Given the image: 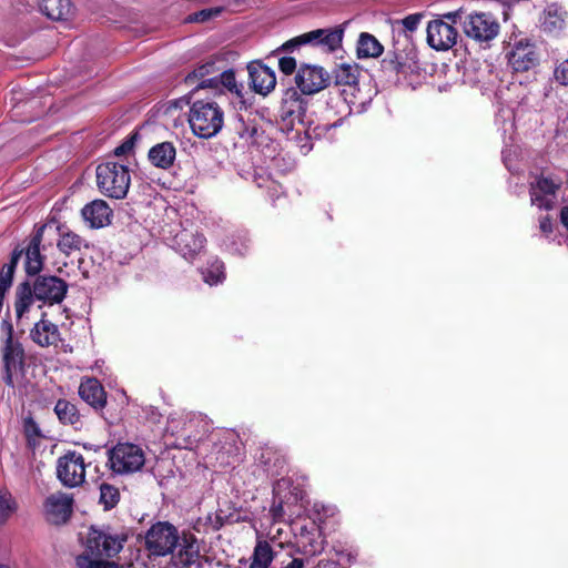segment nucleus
<instances>
[{
  "instance_id": "1",
  "label": "nucleus",
  "mask_w": 568,
  "mask_h": 568,
  "mask_svg": "<svg viewBox=\"0 0 568 568\" xmlns=\"http://www.w3.org/2000/svg\"><path fill=\"white\" fill-rule=\"evenodd\" d=\"M444 18L453 23H460L465 36L480 45L489 44L500 31L498 20L488 12L464 14V11L459 9L445 13Z\"/></svg>"
},
{
  "instance_id": "2",
  "label": "nucleus",
  "mask_w": 568,
  "mask_h": 568,
  "mask_svg": "<svg viewBox=\"0 0 568 568\" xmlns=\"http://www.w3.org/2000/svg\"><path fill=\"white\" fill-rule=\"evenodd\" d=\"M187 122L194 135L211 139L222 130L224 112L215 101L199 100L190 106Z\"/></svg>"
},
{
  "instance_id": "3",
  "label": "nucleus",
  "mask_w": 568,
  "mask_h": 568,
  "mask_svg": "<svg viewBox=\"0 0 568 568\" xmlns=\"http://www.w3.org/2000/svg\"><path fill=\"white\" fill-rule=\"evenodd\" d=\"M97 185L102 194L112 199H124L128 194L131 175L124 164L104 162L97 166Z\"/></svg>"
},
{
  "instance_id": "4",
  "label": "nucleus",
  "mask_w": 568,
  "mask_h": 568,
  "mask_svg": "<svg viewBox=\"0 0 568 568\" xmlns=\"http://www.w3.org/2000/svg\"><path fill=\"white\" fill-rule=\"evenodd\" d=\"M126 536L124 534L112 532L109 528L98 529L90 528L87 542L85 551L81 556H88L91 560L103 561L102 557H112L121 551Z\"/></svg>"
},
{
  "instance_id": "5",
  "label": "nucleus",
  "mask_w": 568,
  "mask_h": 568,
  "mask_svg": "<svg viewBox=\"0 0 568 568\" xmlns=\"http://www.w3.org/2000/svg\"><path fill=\"white\" fill-rule=\"evenodd\" d=\"M4 343L1 349L2 362L6 368L4 381L7 385L14 386V381L22 372L24 362V351L21 343L13 338L12 325L3 322Z\"/></svg>"
},
{
  "instance_id": "6",
  "label": "nucleus",
  "mask_w": 568,
  "mask_h": 568,
  "mask_svg": "<svg viewBox=\"0 0 568 568\" xmlns=\"http://www.w3.org/2000/svg\"><path fill=\"white\" fill-rule=\"evenodd\" d=\"M145 463L141 447L131 443H119L109 450L110 468L116 474H132L142 468Z\"/></svg>"
},
{
  "instance_id": "7",
  "label": "nucleus",
  "mask_w": 568,
  "mask_h": 568,
  "mask_svg": "<svg viewBox=\"0 0 568 568\" xmlns=\"http://www.w3.org/2000/svg\"><path fill=\"white\" fill-rule=\"evenodd\" d=\"M307 100L294 88L284 91L280 106V120L283 131H292L296 123L304 125Z\"/></svg>"
},
{
  "instance_id": "8",
  "label": "nucleus",
  "mask_w": 568,
  "mask_h": 568,
  "mask_svg": "<svg viewBox=\"0 0 568 568\" xmlns=\"http://www.w3.org/2000/svg\"><path fill=\"white\" fill-rule=\"evenodd\" d=\"M87 466L82 454L67 452L57 460V477L65 487H79L84 483Z\"/></svg>"
},
{
  "instance_id": "9",
  "label": "nucleus",
  "mask_w": 568,
  "mask_h": 568,
  "mask_svg": "<svg viewBox=\"0 0 568 568\" xmlns=\"http://www.w3.org/2000/svg\"><path fill=\"white\" fill-rule=\"evenodd\" d=\"M179 541L176 529L168 523L153 525L145 537L149 551L155 556H165L175 548Z\"/></svg>"
},
{
  "instance_id": "10",
  "label": "nucleus",
  "mask_w": 568,
  "mask_h": 568,
  "mask_svg": "<svg viewBox=\"0 0 568 568\" xmlns=\"http://www.w3.org/2000/svg\"><path fill=\"white\" fill-rule=\"evenodd\" d=\"M508 64L516 72H525L538 64L539 58L535 45L527 39H518L509 47L506 52Z\"/></svg>"
},
{
  "instance_id": "11",
  "label": "nucleus",
  "mask_w": 568,
  "mask_h": 568,
  "mask_svg": "<svg viewBox=\"0 0 568 568\" xmlns=\"http://www.w3.org/2000/svg\"><path fill=\"white\" fill-rule=\"evenodd\" d=\"M455 23L444 17L433 20L427 26V43L437 51H447L452 49L458 39V31Z\"/></svg>"
},
{
  "instance_id": "12",
  "label": "nucleus",
  "mask_w": 568,
  "mask_h": 568,
  "mask_svg": "<svg viewBox=\"0 0 568 568\" xmlns=\"http://www.w3.org/2000/svg\"><path fill=\"white\" fill-rule=\"evenodd\" d=\"M295 83L302 94H315L328 85L329 74L320 65L302 64L296 72Z\"/></svg>"
},
{
  "instance_id": "13",
  "label": "nucleus",
  "mask_w": 568,
  "mask_h": 568,
  "mask_svg": "<svg viewBox=\"0 0 568 568\" xmlns=\"http://www.w3.org/2000/svg\"><path fill=\"white\" fill-rule=\"evenodd\" d=\"M32 288L37 300L53 305L63 301L68 284L57 276H38Z\"/></svg>"
},
{
  "instance_id": "14",
  "label": "nucleus",
  "mask_w": 568,
  "mask_h": 568,
  "mask_svg": "<svg viewBox=\"0 0 568 568\" xmlns=\"http://www.w3.org/2000/svg\"><path fill=\"white\" fill-rule=\"evenodd\" d=\"M344 30L341 27L316 29L302 34L305 45L317 47L326 52H334L342 45Z\"/></svg>"
},
{
  "instance_id": "15",
  "label": "nucleus",
  "mask_w": 568,
  "mask_h": 568,
  "mask_svg": "<svg viewBox=\"0 0 568 568\" xmlns=\"http://www.w3.org/2000/svg\"><path fill=\"white\" fill-rule=\"evenodd\" d=\"M561 182L550 176H540L530 187L531 204L539 209L550 210L555 204V196Z\"/></svg>"
},
{
  "instance_id": "16",
  "label": "nucleus",
  "mask_w": 568,
  "mask_h": 568,
  "mask_svg": "<svg viewBox=\"0 0 568 568\" xmlns=\"http://www.w3.org/2000/svg\"><path fill=\"white\" fill-rule=\"evenodd\" d=\"M174 248L187 261H193L205 246V237L197 231L183 229L173 240Z\"/></svg>"
},
{
  "instance_id": "17",
  "label": "nucleus",
  "mask_w": 568,
  "mask_h": 568,
  "mask_svg": "<svg viewBox=\"0 0 568 568\" xmlns=\"http://www.w3.org/2000/svg\"><path fill=\"white\" fill-rule=\"evenodd\" d=\"M247 69L250 84L255 93L267 95L275 89L276 75L273 69L260 62L251 63Z\"/></svg>"
},
{
  "instance_id": "18",
  "label": "nucleus",
  "mask_w": 568,
  "mask_h": 568,
  "mask_svg": "<svg viewBox=\"0 0 568 568\" xmlns=\"http://www.w3.org/2000/svg\"><path fill=\"white\" fill-rule=\"evenodd\" d=\"M81 215L89 227L101 229L110 224L112 210L105 201L94 200L84 205Z\"/></svg>"
},
{
  "instance_id": "19",
  "label": "nucleus",
  "mask_w": 568,
  "mask_h": 568,
  "mask_svg": "<svg viewBox=\"0 0 568 568\" xmlns=\"http://www.w3.org/2000/svg\"><path fill=\"white\" fill-rule=\"evenodd\" d=\"M217 69L213 61H207L196 67L190 72L184 81L187 85L195 89H215L217 90Z\"/></svg>"
},
{
  "instance_id": "20",
  "label": "nucleus",
  "mask_w": 568,
  "mask_h": 568,
  "mask_svg": "<svg viewBox=\"0 0 568 568\" xmlns=\"http://www.w3.org/2000/svg\"><path fill=\"white\" fill-rule=\"evenodd\" d=\"M71 507L72 498L63 493L52 494L45 500L47 514L54 524L64 523L71 514Z\"/></svg>"
},
{
  "instance_id": "21",
  "label": "nucleus",
  "mask_w": 568,
  "mask_h": 568,
  "mask_svg": "<svg viewBox=\"0 0 568 568\" xmlns=\"http://www.w3.org/2000/svg\"><path fill=\"white\" fill-rule=\"evenodd\" d=\"M175 566L203 568V559L200 555V547L194 537L183 538L178 554L173 557Z\"/></svg>"
},
{
  "instance_id": "22",
  "label": "nucleus",
  "mask_w": 568,
  "mask_h": 568,
  "mask_svg": "<svg viewBox=\"0 0 568 568\" xmlns=\"http://www.w3.org/2000/svg\"><path fill=\"white\" fill-rule=\"evenodd\" d=\"M149 161L159 169H170L176 158V149L172 142L165 141L153 145L148 153Z\"/></svg>"
},
{
  "instance_id": "23",
  "label": "nucleus",
  "mask_w": 568,
  "mask_h": 568,
  "mask_svg": "<svg viewBox=\"0 0 568 568\" xmlns=\"http://www.w3.org/2000/svg\"><path fill=\"white\" fill-rule=\"evenodd\" d=\"M30 335L32 341L41 347L55 345L60 339L58 326L44 318L36 323Z\"/></svg>"
},
{
  "instance_id": "24",
  "label": "nucleus",
  "mask_w": 568,
  "mask_h": 568,
  "mask_svg": "<svg viewBox=\"0 0 568 568\" xmlns=\"http://www.w3.org/2000/svg\"><path fill=\"white\" fill-rule=\"evenodd\" d=\"M42 229L31 239L26 252V272L29 275L38 274L43 267V257L40 253Z\"/></svg>"
},
{
  "instance_id": "25",
  "label": "nucleus",
  "mask_w": 568,
  "mask_h": 568,
  "mask_svg": "<svg viewBox=\"0 0 568 568\" xmlns=\"http://www.w3.org/2000/svg\"><path fill=\"white\" fill-rule=\"evenodd\" d=\"M79 395L93 407H103L105 404L104 389L95 378L82 381L79 387Z\"/></svg>"
},
{
  "instance_id": "26",
  "label": "nucleus",
  "mask_w": 568,
  "mask_h": 568,
  "mask_svg": "<svg viewBox=\"0 0 568 568\" xmlns=\"http://www.w3.org/2000/svg\"><path fill=\"white\" fill-rule=\"evenodd\" d=\"M200 420V417L192 413L172 414L168 420V430H170L172 434H180L191 437L194 435V424Z\"/></svg>"
},
{
  "instance_id": "27",
  "label": "nucleus",
  "mask_w": 568,
  "mask_h": 568,
  "mask_svg": "<svg viewBox=\"0 0 568 568\" xmlns=\"http://www.w3.org/2000/svg\"><path fill=\"white\" fill-rule=\"evenodd\" d=\"M275 558V552L266 540H257L250 558L248 568H270Z\"/></svg>"
},
{
  "instance_id": "28",
  "label": "nucleus",
  "mask_w": 568,
  "mask_h": 568,
  "mask_svg": "<svg viewBox=\"0 0 568 568\" xmlns=\"http://www.w3.org/2000/svg\"><path fill=\"white\" fill-rule=\"evenodd\" d=\"M34 294L32 286L28 283H21L18 285L16 291L14 310L18 320L29 312L30 306L33 303Z\"/></svg>"
},
{
  "instance_id": "29",
  "label": "nucleus",
  "mask_w": 568,
  "mask_h": 568,
  "mask_svg": "<svg viewBox=\"0 0 568 568\" xmlns=\"http://www.w3.org/2000/svg\"><path fill=\"white\" fill-rule=\"evenodd\" d=\"M41 10L52 20H63L71 13V2L70 0H42Z\"/></svg>"
},
{
  "instance_id": "30",
  "label": "nucleus",
  "mask_w": 568,
  "mask_h": 568,
  "mask_svg": "<svg viewBox=\"0 0 568 568\" xmlns=\"http://www.w3.org/2000/svg\"><path fill=\"white\" fill-rule=\"evenodd\" d=\"M383 50V45L374 36L366 32L361 33L357 42L358 58H377Z\"/></svg>"
},
{
  "instance_id": "31",
  "label": "nucleus",
  "mask_w": 568,
  "mask_h": 568,
  "mask_svg": "<svg viewBox=\"0 0 568 568\" xmlns=\"http://www.w3.org/2000/svg\"><path fill=\"white\" fill-rule=\"evenodd\" d=\"M564 24V12L556 4L548 6L544 13L542 28L546 31L556 32L561 30Z\"/></svg>"
},
{
  "instance_id": "32",
  "label": "nucleus",
  "mask_w": 568,
  "mask_h": 568,
  "mask_svg": "<svg viewBox=\"0 0 568 568\" xmlns=\"http://www.w3.org/2000/svg\"><path fill=\"white\" fill-rule=\"evenodd\" d=\"M54 412L63 424L77 425L80 422V414L75 405L68 400L59 399L54 406Z\"/></svg>"
},
{
  "instance_id": "33",
  "label": "nucleus",
  "mask_w": 568,
  "mask_h": 568,
  "mask_svg": "<svg viewBox=\"0 0 568 568\" xmlns=\"http://www.w3.org/2000/svg\"><path fill=\"white\" fill-rule=\"evenodd\" d=\"M358 67L343 63L335 70V82L339 85H355L358 80Z\"/></svg>"
},
{
  "instance_id": "34",
  "label": "nucleus",
  "mask_w": 568,
  "mask_h": 568,
  "mask_svg": "<svg viewBox=\"0 0 568 568\" xmlns=\"http://www.w3.org/2000/svg\"><path fill=\"white\" fill-rule=\"evenodd\" d=\"M17 509L18 505L12 494L6 488H0V526L4 525Z\"/></svg>"
},
{
  "instance_id": "35",
  "label": "nucleus",
  "mask_w": 568,
  "mask_h": 568,
  "mask_svg": "<svg viewBox=\"0 0 568 568\" xmlns=\"http://www.w3.org/2000/svg\"><path fill=\"white\" fill-rule=\"evenodd\" d=\"M83 244V240L75 233H64L61 235L58 247L61 252L69 255L74 251H79Z\"/></svg>"
},
{
  "instance_id": "36",
  "label": "nucleus",
  "mask_w": 568,
  "mask_h": 568,
  "mask_svg": "<svg viewBox=\"0 0 568 568\" xmlns=\"http://www.w3.org/2000/svg\"><path fill=\"white\" fill-rule=\"evenodd\" d=\"M203 280L209 285H216L224 280V265L220 261H213L206 270L203 271Z\"/></svg>"
},
{
  "instance_id": "37",
  "label": "nucleus",
  "mask_w": 568,
  "mask_h": 568,
  "mask_svg": "<svg viewBox=\"0 0 568 568\" xmlns=\"http://www.w3.org/2000/svg\"><path fill=\"white\" fill-rule=\"evenodd\" d=\"M120 494L118 488L110 484H102L100 486V503L104 509H111L119 503Z\"/></svg>"
},
{
  "instance_id": "38",
  "label": "nucleus",
  "mask_w": 568,
  "mask_h": 568,
  "mask_svg": "<svg viewBox=\"0 0 568 568\" xmlns=\"http://www.w3.org/2000/svg\"><path fill=\"white\" fill-rule=\"evenodd\" d=\"M423 18V13L409 14L402 20L395 21L394 28L398 31L405 32V34L408 36V33H413L417 30Z\"/></svg>"
},
{
  "instance_id": "39",
  "label": "nucleus",
  "mask_w": 568,
  "mask_h": 568,
  "mask_svg": "<svg viewBox=\"0 0 568 568\" xmlns=\"http://www.w3.org/2000/svg\"><path fill=\"white\" fill-rule=\"evenodd\" d=\"M217 77V89L220 87H224L230 92L235 93L236 95H241L242 85H239L236 82L235 73L233 70H226L216 74Z\"/></svg>"
},
{
  "instance_id": "40",
  "label": "nucleus",
  "mask_w": 568,
  "mask_h": 568,
  "mask_svg": "<svg viewBox=\"0 0 568 568\" xmlns=\"http://www.w3.org/2000/svg\"><path fill=\"white\" fill-rule=\"evenodd\" d=\"M222 10L223 9L220 7L203 9L191 14L187 20L190 22H205L213 18L219 17Z\"/></svg>"
},
{
  "instance_id": "41",
  "label": "nucleus",
  "mask_w": 568,
  "mask_h": 568,
  "mask_svg": "<svg viewBox=\"0 0 568 568\" xmlns=\"http://www.w3.org/2000/svg\"><path fill=\"white\" fill-rule=\"evenodd\" d=\"M77 566L79 568H118L115 562L91 560L88 556H79L77 558Z\"/></svg>"
},
{
  "instance_id": "42",
  "label": "nucleus",
  "mask_w": 568,
  "mask_h": 568,
  "mask_svg": "<svg viewBox=\"0 0 568 568\" xmlns=\"http://www.w3.org/2000/svg\"><path fill=\"white\" fill-rule=\"evenodd\" d=\"M384 62L392 71L396 73L406 74L408 70L412 69L410 64H408L407 61H404L403 58L398 55H395L394 59L385 60Z\"/></svg>"
},
{
  "instance_id": "43",
  "label": "nucleus",
  "mask_w": 568,
  "mask_h": 568,
  "mask_svg": "<svg viewBox=\"0 0 568 568\" xmlns=\"http://www.w3.org/2000/svg\"><path fill=\"white\" fill-rule=\"evenodd\" d=\"M554 77L560 84L568 85V59L557 65Z\"/></svg>"
},
{
  "instance_id": "44",
  "label": "nucleus",
  "mask_w": 568,
  "mask_h": 568,
  "mask_svg": "<svg viewBox=\"0 0 568 568\" xmlns=\"http://www.w3.org/2000/svg\"><path fill=\"white\" fill-rule=\"evenodd\" d=\"M278 68L284 74H292L296 69V60L292 57H282L278 60Z\"/></svg>"
},
{
  "instance_id": "45",
  "label": "nucleus",
  "mask_w": 568,
  "mask_h": 568,
  "mask_svg": "<svg viewBox=\"0 0 568 568\" xmlns=\"http://www.w3.org/2000/svg\"><path fill=\"white\" fill-rule=\"evenodd\" d=\"M136 140V134H133L132 136L128 138L121 145L114 149V154L116 156L124 155L129 152H131L134 148V142Z\"/></svg>"
},
{
  "instance_id": "46",
  "label": "nucleus",
  "mask_w": 568,
  "mask_h": 568,
  "mask_svg": "<svg viewBox=\"0 0 568 568\" xmlns=\"http://www.w3.org/2000/svg\"><path fill=\"white\" fill-rule=\"evenodd\" d=\"M301 38H302V34H300V36H297V37L286 41L285 43L282 44V47H280L276 50V52L281 51V50L282 51H292V50H294V49H296V48H298L301 45H305L304 42H302Z\"/></svg>"
},
{
  "instance_id": "47",
  "label": "nucleus",
  "mask_w": 568,
  "mask_h": 568,
  "mask_svg": "<svg viewBox=\"0 0 568 568\" xmlns=\"http://www.w3.org/2000/svg\"><path fill=\"white\" fill-rule=\"evenodd\" d=\"M281 568H305V560L303 558H293L290 562Z\"/></svg>"
},
{
  "instance_id": "48",
  "label": "nucleus",
  "mask_w": 568,
  "mask_h": 568,
  "mask_svg": "<svg viewBox=\"0 0 568 568\" xmlns=\"http://www.w3.org/2000/svg\"><path fill=\"white\" fill-rule=\"evenodd\" d=\"M540 229L544 233L551 232V222L548 217L540 220Z\"/></svg>"
},
{
  "instance_id": "49",
  "label": "nucleus",
  "mask_w": 568,
  "mask_h": 568,
  "mask_svg": "<svg viewBox=\"0 0 568 568\" xmlns=\"http://www.w3.org/2000/svg\"><path fill=\"white\" fill-rule=\"evenodd\" d=\"M560 220L561 223L568 229V205L561 209Z\"/></svg>"
},
{
  "instance_id": "50",
  "label": "nucleus",
  "mask_w": 568,
  "mask_h": 568,
  "mask_svg": "<svg viewBox=\"0 0 568 568\" xmlns=\"http://www.w3.org/2000/svg\"><path fill=\"white\" fill-rule=\"evenodd\" d=\"M337 124H338V122H335L332 125H325L323 129L327 130L329 128H335V126H337Z\"/></svg>"
},
{
  "instance_id": "51",
  "label": "nucleus",
  "mask_w": 568,
  "mask_h": 568,
  "mask_svg": "<svg viewBox=\"0 0 568 568\" xmlns=\"http://www.w3.org/2000/svg\"><path fill=\"white\" fill-rule=\"evenodd\" d=\"M0 568H9V567L6 565H0Z\"/></svg>"
}]
</instances>
